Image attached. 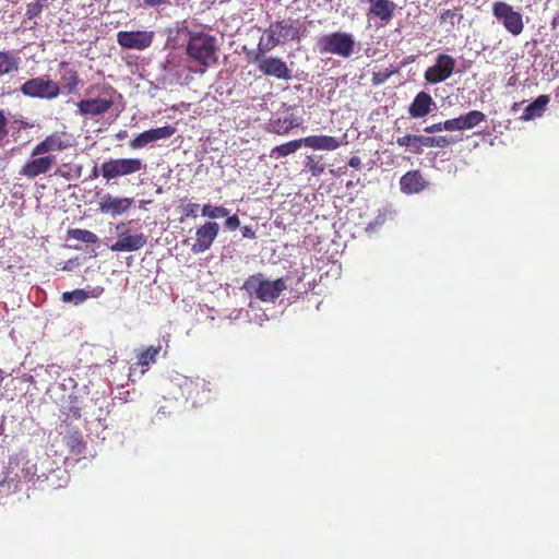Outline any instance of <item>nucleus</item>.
<instances>
[{
	"label": "nucleus",
	"mask_w": 559,
	"mask_h": 559,
	"mask_svg": "<svg viewBox=\"0 0 559 559\" xmlns=\"http://www.w3.org/2000/svg\"><path fill=\"white\" fill-rule=\"evenodd\" d=\"M386 213H388L386 209L380 210L378 215L376 216L374 221L367 225L366 231L373 233L377 230V228H379L381 225H383L384 222L386 221Z\"/></svg>",
	"instance_id": "4c0bfd02"
},
{
	"label": "nucleus",
	"mask_w": 559,
	"mask_h": 559,
	"mask_svg": "<svg viewBox=\"0 0 559 559\" xmlns=\"http://www.w3.org/2000/svg\"><path fill=\"white\" fill-rule=\"evenodd\" d=\"M556 96H557V97H559V87H558V92H557V95H556Z\"/></svg>",
	"instance_id": "4d7b16f0"
},
{
	"label": "nucleus",
	"mask_w": 559,
	"mask_h": 559,
	"mask_svg": "<svg viewBox=\"0 0 559 559\" xmlns=\"http://www.w3.org/2000/svg\"><path fill=\"white\" fill-rule=\"evenodd\" d=\"M98 174H99L98 168H97V166H95L92 170L91 178H93V179L97 178Z\"/></svg>",
	"instance_id": "864d4df0"
},
{
	"label": "nucleus",
	"mask_w": 559,
	"mask_h": 559,
	"mask_svg": "<svg viewBox=\"0 0 559 559\" xmlns=\"http://www.w3.org/2000/svg\"><path fill=\"white\" fill-rule=\"evenodd\" d=\"M154 33L147 31H120L117 34V43L126 49L144 50L153 43Z\"/></svg>",
	"instance_id": "ddd939ff"
},
{
	"label": "nucleus",
	"mask_w": 559,
	"mask_h": 559,
	"mask_svg": "<svg viewBox=\"0 0 559 559\" xmlns=\"http://www.w3.org/2000/svg\"><path fill=\"white\" fill-rule=\"evenodd\" d=\"M444 131H462L459 117L445 120L443 122Z\"/></svg>",
	"instance_id": "a19ab883"
},
{
	"label": "nucleus",
	"mask_w": 559,
	"mask_h": 559,
	"mask_svg": "<svg viewBox=\"0 0 559 559\" xmlns=\"http://www.w3.org/2000/svg\"><path fill=\"white\" fill-rule=\"evenodd\" d=\"M298 35L299 29L294 26L290 20L273 22L263 32L259 41V50L262 52L270 51L281 43L297 39Z\"/></svg>",
	"instance_id": "f03ea898"
},
{
	"label": "nucleus",
	"mask_w": 559,
	"mask_h": 559,
	"mask_svg": "<svg viewBox=\"0 0 559 559\" xmlns=\"http://www.w3.org/2000/svg\"><path fill=\"white\" fill-rule=\"evenodd\" d=\"M424 131L427 133H436V132L444 131L443 122L433 123L431 126H428L424 129Z\"/></svg>",
	"instance_id": "49530a36"
},
{
	"label": "nucleus",
	"mask_w": 559,
	"mask_h": 559,
	"mask_svg": "<svg viewBox=\"0 0 559 559\" xmlns=\"http://www.w3.org/2000/svg\"><path fill=\"white\" fill-rule=\"evenodd\" d=\"M250 320L262 325V322L265 320H269V318L266 314H262V316L257 317L255 319H250Z\"/></svg>",
	"instance_id": "603ef678"
},
{
	"label": "nucleus",
	"mask_w": 559,
	"mask_h": 559,
	"mask_svg": "<svg viewBox=\"0 0 559 559\" xmlns=\"http://www.w3.org/2000/svg\"><path fill=\"white\" fill-rule=\"evenodd\" d=\"M46 374H48L51 379H57L61 374V367L57 364L47 365L44 368Z\"/></svg>",
	"instance_id": "ea45409f"
},
{
	"label": "nucleus",
	"mask_w": 559,
	"mask_h": 559,
	"mask_svg": "<svg viewBox=\"0 0 559 559\" xmlns=\"http://www.w3.org/2000/svg\"><path fill=\"white\" fill-rule=\"evenodd\" d=\"M401 191L405 194L419 193L427 187V181L418 170H411L400 179Z\"/></svg>",
	"instance_id": "412c9836"
},
{
	"label": "nucleus",
	"mask_w": 559,
	"mask_h": 559,
	"mask_svg": "<svg viewBox=\"0 0 559 559\" xmlns=\"http://www.w3.org/2000/svg\"><path fill=\"white\" fill-rule=\"evenodd\" d=\"M8 119L4 115L3 110H0V141H2L8 135Z\"/></svg>",
	"instance_id": "37998d69"
},
{
	"label": "nucleus",
	"mask_w": 559,
	"mask_h": 559,
	"mask_svg": "<svg viewBox=\"0 0 559 559\" xmlns=\"http://www.w3.org/2000/svg\"><path fill=\"white\" fill-rule=\"evenodd\" d=\"M369 13L382 22H389L394 13L395 4L390 0H368Z\"/></svg>",
	"instance_id": "a878e982"
},
{
	"label": "nucleus",
	"mask_w": 559,
	"mask_h": 559,
	"mask_svg": "<svg viewBox=\"0 0 559 559\" xmlns=\"http://www.w3.org/2000/svg\"><path fill=\"white\" fill-rule=\"evenodd\" d=\"M219 226L215 222H207L195 231V242L191 247L193 253H203L209 250L218 235Z\"/></svg>",
	"instance_id": "2eb2a0df"
},
{
	"label": "nucleus",
	"mask_w": 559,
	"mask_h": 559,
	"mask_svg": "<svg viewBox=\"0 0 559 559\" xmlns=\"http://www.w3.org/2000/svg\"><path fill=\"white\" fill-rule=\"evenodd\" d=\"M200 205L197 203H188L183 206V213L189 217H197Z\"/></svg>",
	"instance_id": "c03bdc74"
},
{
	"label": "nucleus",
	"mask_w": 559,
	"mask_h": 559,
	"mask_svg": "<svg viewBox=\"0 0 559 559\" xmlns=\"http://www.w3.org/2000/svg\"><path fill=\"white\" fill-rule=\"evenodd\" d=\"M147 238L144 234L130 235L128 233H121L120 239H118L111 247L110 250L114 252H131L140 250L145 246Z\"/></svg>",
	"instance_id": "6ab92c4d"
},
{
	"label": "nucleus",
	"mask_w": 559,
	"mask_h": 559,
	"mask_svg": "<svg viewBox=\"0 0 559 559\" xmlns=\"http://www.w3.org/2000/svg\"><path fill=\"white\" fill-rule=\"evenodd\" d=\"M22 58L16 50H0V78L16 73L21 67Z\"/></svg>",
	"instance_id": "4be33fe9"
},
{
	"label": "nucleus",
	"mask_w": 559,
	"mask_h": 559,
	"mask_svg": "<svg viewBox=\"0 0 559 559\" xmlns=\"http://www.w3.org/2000/svg\"><path fill=\"white\" fill-rule=\"evenodd\" d=\"M492 14L512 35L518 36L523 32L524 23L522 14L514 11L509 3L503 1L495 2L492 4Z\"/></svg>",
	"instance_id": "1a4fd4ad"
},
{
	"label": "nucleus",
	"mask_w": 559,
	"mask_h": 559,
	"mask_svg": "<svg viewBox=\"0 0 559 559\" xmlns=\"http://www.w3.org/2000/svg\"><path fill=\"white\" fill-rule=\"evenodd\" d=\"M549 102L550 98L548 95H539L534 102H532L524 108L520 119L523 121H531L542 117Z\"/></svg>",
	"instance_id": "393cba45"
},
{
	"label": "nucleus",
	"mask_w": 559,
	"mask_h": 559,
	"mask_svg": "<svg viewBox=\"0 0 559 559\" xmlns=\"http://www.w3.org/2000/svg\"><path fill=\"white\" fill-rule=\"evenodd\" d=\"M195 388L198 389V394H201L200 402H205L211 399V392L214 388L210 381H205L204 379L197 380Z\"/></svg>",
	"instance_id": "f704fd0d"
},
{
	"label": "nucleus",
	"mask_w": 559,
	"mask_h": 559,
	"mask_svg": "<svg viewBox=\"0 0 559 559\" xmlns=\"http://www.w3.org/2000/svg\"><path fill=\"white\" fill-rule=\"evenodd\" d=\"M396 143L400 146L408 147L409 151L414 154H420L425 147H447L454 143V139L444 135L424 136L406 134L404 136L397 138Z\"/></svg>",
	"instance_id": "6e6552de"
},
{
	"label": "nucleus",
	"mask_w": 559,
	"mask_h": 559,
	"mask_svg": "<svg viewBox=\"0 0 559 559\" xmlns=\"http://www.w3.org/2000/svg\"><path fill=\"white\" fill-rule=\"evenodd\" d=\"M306 168H308L312 176H320L324 171V165L319 164L312 157L307 158Z\"/></svg>",
	"instance_id": "58836bf2"
},
{
	"label": "nucleus",
	"mask_w": 559,
	"mask_h": 559,
	"mask_svg": "<svg viewBox=\"0 0 559 559\" xmlns=\"http://www.w3.org/2000/svg\"><path fill=\"white\" fill-rule=\"evenodd\" d=\"M116 231H117V235H118V239H120L121 233H128L127 225L124 223H119L116 226Z\"/></svg>",
	"instance_id": "3c124183"
},
{
	"label": "nucleus",
	"mask_w": 559,
	"mask_h": 559,
	"mask_svg": "<svg viewBox=\"0 0 559 559\" xmlns=\"http://www.w3.org/2000/svg\"><path fill=\"white\" fill-rule=\"evenodd\" d=\"M302 144L304 139L289 141L273 148L272 154L276 155L277 157H285L295 153L297 150L301 147Z\"/></svg>",
	"instance_id": "2f4dec72"
},
{
	"label": "nucleus",
	"mask_w": 559,
	"mask_h": 559,
	"mask_svg": "<svg viewBox=\"0 0 559 559\" xmlns=\"http://www.w3.org/2000/svg\"><path fill=\"white\" fill-rule=\"evenodd\" d=\"M241 233L245 238L254 239L257 237L255 231L251 226H243L241 228Z\"/></svg>",
	"instance_id": "de8ad7c7"
},
{
	"label": "nucleus",
	"mask_w": 559,
	"mask_h": 559,
	"mask_svg": "<svg viewBox=\"0 0 559 559\" xmlns=\"http://www.w3.org/2000/svg\"><path fill=\"white\" fill-rule=\"evenodd\" d=\"M162 349L160 344L158 346H148L145 349L140 350L136 354V361L130 366L129 378L132 379L135 376L136 368L141 367L140 376H143L154 364L157 361V356Z\"/></svg>",
	"instance_id": "a211bd4d"
},
{
	"label": "nucleus",
	"mask_w": 559,
	"mask_h": 559,
	"mask_svg": "<svg viewBox=\"0 0 559 559\" xmlns=\"http://www.w3.org/2000/svg\"><path fill=\"white\" fill-rule=\"evenodd\" d=\"M19 91L28 98L53 100L60 95L61 87L59 82L53 81L49 75H39L26 80Z\"/></svg>",
	"instance_id": "39448f33"
},
{
	"label": "nucleus",
	"mask_w": 559,
	"mask_h": 559,
	"mask_svg": "<svg viewBox=\"0 0 559 559\" xmlns=\"http://www.w3.org/2000/svg\"><path fill=\"white\" fill-rule=\"evenodd\" d=\"M73 145V138L66 132H55L39 142L32 150V157L45 155L49 152L63 151Z\"/></svg>",
	"instance_id": "f8f14e48"
},
{
	"label": "nucleus",
	"mask_w": 559,
	"mask_h": 559,
	"mask_svg": "<svg viewBox=\"0 0 559 559\" xmlns=\"http://www.w3.org/2000/svg\"><path fill=\"white\" fill-rule=\"evenodd\" d=\"M342 142L330 135H310L304 139V145L312 150L334 151Z\"/></svg>",
	"instance_id": "5701e85b"
},
{
	"label": "nucleus",
	"mask_w": 559,
	"mask_h": 559,
	"mask_svg": "<svg viewBox=\"0 0 559 559\" xmlns=\"http://www.w3.org/2000/svg\"><path fill=\"white\" fill-rule=\"evenodd\" d=\"M47 1L48 0H36L34 2L28 3L26 7L25 16L28 20H32V19L38 16L43 12L44 8L46 7Z\"/></svg>",
	"instance_id": "c9c22d12"
},
{
	"label": "nucleus",
	"mask_w": 559,
	"mask_h": 559,
	"mask_svg": "<svg viewBox=\"0 0 559 559\" xmlns=\"http://www.w3.org/2000/svg\"><path fill=\"white\" fill-rule=\"evenodd\" d=\"M176 128L173 126H164L155 129L146 130L136 135L131 142L130 147L133 150L142 148L158 140H165L173 136Z\"/></svg>",
	"instance_id": "dca6fc26"
},
{
	"label": "nucleus",
	"mask_w": 559,
	"mask_h": 559,
	"mask_svg": "<svg viewBox=\"0 0 559 559\" xmlns=\"http://www.w3.org/2000/svg\"><path fill=\"white\" fill-rule=\"evenodd\" d=\"M146 165L140 158H111L102 164L100 173L104 179H111L135 174L145 169Z\"/></svg>",
	"instance_id": "0eeeda50"
},
{
	"label": "nucleus",
	"mask_w": 559,
	"mask_h": 559,
	"mask_svg": "<svg viewBox=\"0 0 559 559\" xmlns=\"http://www.w3.org/2000/svg\"><path fill=\"white\" fill-rule=\"evenodd\" d=\"M114 102L105 97H95L82 99L78 103V108L81 115L84 116H98L106 112Z\"/></svg>",
	"instance_id": "aec40b11"
},
{
	"label": "nucleus",
	"mask_w": 559,
	"mask_h": 559,
	"mask_svg": "<svg viewBox=\"0 0 559 559\" xmlns=\"http://www.w3.org/2000/svg\"><path fill=\"white\" fill-rule=\"evenodd\" d=\"M463 15L454 10H444L440 14V21L442 23H449L450 27L453 28L456 23H460Z\"/></svg>",
	"instance_id": "e433bc0d"
},
{
	"label": "nucleus",
	"mask_w": 559,
	"mask_h": 559,
	"mask_svg": "<svg viewBox=\"0 0 559 559\" xmlns=\"http://www.w3.org/2000/svg\"><path fill=\"white\" fill-rule=\"evenodd\" d=\"M361 165V159L358 156H352L348 160V166L353 168H359Z\"/></svg>",
	"instance_id": "8fccbe9b"
},
{
	"label": "nucleus",
	"mask_w": 559,
	"mask_h": 559,
	"mask_svg": "<svg viewBox=\"0 0 559 559\" xmlns=\"http://www.w3.org/2000/svg\"><path fill=\"white\" fill-rule=\"evenodd\" d=\"M70 403L71 405L68 408L69 414H71L75 418L81 417V407L78 405V400L74 399Z\"/></svg>",
	"instance_id": "a18cd8bd"
},
{
	"label": "nucleus",
	"mask_w": 559,
	"mask_h": 559,
	"mask_svg": "<svg viewBox=\"0 0 559 559\" xmlns=\"http://www.w3.org/2000/svg\"><path fill=\"white\" fill-rule=\"evenodd\" d=\"M242 288L250 295L255 296L264 302L274 301L283 290L287 288L284 278L275 281L264 280L262 275L250 276L243 284Z\"/></svg>",
	"instance_id": "20e7f679"
},
{
	"label": "nucleus",
	"mask_w": 559,
	"mask_h": 559,
	"mask_svg": "<svg viewBox=\"0 0 559 559\" xmlns=\"http://www.w3.org/2000/svg\"><path fill=\"white\" fill-rule=\"evenodd\" d=\"M36 474L37 466L29 460L10 462L5 476L0 480V487H7L9 491H16L20 483L32 481Z\"/></svg>",
	"instance_id": "423d86ee"
},
{
	"label": "nucleus",
	"mask_w": 559,
	"mask_h": 559,
	"mask_svg": "<svg viewBox=\"0 0 559 559\" xmlns=\"http://www.w3.org/2000/svg\"><path fill=\"white\" fill-rule=\"evenodd\" d=\"M271 126L274 132L284 134L287 133L290 129L297 126L296 120L293 116H285L283 118H277L271 121Z\"/></svg>",
	"instance_id": "7c9ffc66"
},
{
	"label": "nucleus",
	"mask_w": 559,
	"mask_h": 559,
	"mask_svg": "<svg viewBox=\"0 0 559 559\" xmlns=\"http://www.w3.org/2000/svg\"><path fill=\"white\" fill-rule=\"evenodd\" d=\"M61 69H63V72L61 74L60 79V87L63 88L68 94H71L79 84V76L75 70L69 67L68 62H61L60 63Z\"/></svg>",
	"instance_id": "cd10ccee"
},
{
	"label": "nucleus",
	"mask_w": 559,
	"mask_h": 559,
	"mask_svg": "<svg viewBox=\"0 0 559 559\" xmlns=\"http://www.w3.org/2000/svg\"><path fill=\"white\" fill-rule=\"evenodd\" d=\"M104 293V288L100 286L94 287L91 290L85 289H74L72 292H64L62 294L63 302H73L74 305H80L84 302L88 298H96Z\"/></svg>",
	"instance_id": "bb28decb"
},
{
	"label": "nucleus",
	"mask_w": 559,
	"mask_h": 559,
	"mask_svg": "<svg viewBox=\"0 0 559 559\" xmlns=\"http://www.w3.org/2000/svg\"><path fill=\"white\" fill-rule=\"evenodd\" d=\"M168 0H144L146 7H159L162 4L168 3Z\"/></svg>",
	"instance_id": "09e8293b"
},
{
	"label": "nucleus",
	"mask_w": 559,
	"mask_h": 559,
	"mask_svg": "<svg viewBox=\"0 0 559 559\" xmlns=\"http://www.w3.org/2000/svg\"><path fill=\"white\" fill-rule=\"evenodd\" d=\"M455 64L452 56L440 53L436 58V63L425 71L424 78L430 84L441 83L453 74Z\"/></svg>",
	"instance_id": "9d476101"
},
{
	"label": "nucleus",
	"mask_w": 559,
	"mask_h": 559,
	"mask_svg": "<svg viewBox=\"0 0 559 559\" xmlns=\"http://www.w3.org/2000/svg\"><path fill=\"white\" fill-rule=\"evenodd\" d=\"M229 211L224 206H213L210 204H204L202 206V215L210 218H221L228 216Z\"/></svg>",
	"instance_id": "72a5a7b5"
},
{
	"label": "nucleus",
	"mask_w": 559,
	"mask_h": 559,
	"mask_svg": "<svg viewBox=\"0 0 559 559\" xmlns=\"http://www.w3.org/2000/svg\"><path fill=\"white\" fill-rule=\"evenodd\" d=\"M134 200L127 197H115L110 193L104 194L99 200V211L112 217L127 213L133 205Z\"/></svg>",
	"instance_id": "4468645a"
},
{
	"label": "nucleus",
	"mask_w": 559,
	"mask_h": 559,
	"mask_svg": "<svg viewBox=\"0 0 559 559\" xmlns=\"http://www.w3.org/2000/svg\"><path fill=\"white\" fill-rule=\"evenodd\" d=\"M461 130H469L478 126L480 122L486 120V116L484 112L479 110H472L466 115H462L459 117Z\"/></svg>",
	"instance_id": "c85d7f7f"
},
{
	"label": "nucleus",
	"mask_w": 559,
	"mask_h": 559,
	"mask_svg": "<svg viewBox=\"0 0 559 559\" xmlns=\"http://www.w3.org/2000/svg\"><path fill=\"white\" fill-rule=\"evenodd\" d=\"M217 39L216 37L199 32L190 34L187 43V55L190 59L200 66L207 68L217 61Z\"/></svg>",
	"instance_id": "f257e3e1"
},
{
	"label": "nucleus",
	"mask_w": 559,
	"mask_h": 559,
	"mask_svg": "<svg viewBox=\"0 0 559 559\" xmlns=\"http://www.w3.org/2000/svg\"><path fill=\"white\" fill-rule=\"evenodd\" d=\"M55 163L56 157L53 155L35 156L24 164L20 174L26 178L33 179L39 175L47 174Z\"/></svg>",
	"instance_id": "f3484780"
},
{
	"label": "nucleus",
	"mask_w": 559,
	"mask_h": 559,
	"mask_svg": "<svg viewBox=\"0 0 559 559\" xmlns=\"http://www.w3.org/2000/svg\"><path fill=\"white\" fill-rule=\"evenodd\" d=\"M168 337H169V335L163 336L160 342H164L167 345L168 344Z\"/></svg>",
	"instance_id": "5fc2aeb1"
},
{
	"label": "nucleus",
	"mask_w": 559,
	"mask_h": 559,
	"mask_svg": "<svg viewBox=\"0 0 559 559\" xmlns=\"http://www.w3.org/2000/svg\"><path fill=\"white\" fill-rule=\"evenodd\" d=\"M432 105V97L426 92H419L412 102L408 112L413 118H423L430 112Z\"/></svg>",
	"instance_id": "b1692460"
},
{
	"label": "nucleus",
	"mask_w": 559,
	"mask_h": 559,
	"mask_svg": "<svg viewBox=\"0 0 559 559\" xmlns=\"http://www.w3.org/2000/svg\"><path fill=\"white\" fill-rule=\"evenodd\" d=\"M254 62L258 63L259 70L265 75L284 81H289L293 78L292 70L281 58L266 57L263 53H258L254 58Z\"/></svg>",
	"instance_id": "9b49d317"
},
{
	"label": "nucleus",
	"mask_w": 559,
	"mask_h": 559,
	"mask_svg": "<svg viewBox=\"0 0 559 559\" xmlns=\"http://www.w3.org/2000/svg\"><path fill=\"white\" fill-rule=\"evenodd\" d=\"M521 104L520 103H514V105L512 106V110L515 111L516 108L520 106Z\"/></svg>",
	"instance_id": "6e6d98bb"
},
{
	"label": "nucleus",
	"mask_w": 559,
	"mask_h": 559,
	"mask_svg": "<svg viewBox=\"0 0 559 559\" xmlns=\"http://www.w3.org/2000/svg\"><path fill=\"white\" fill-rule=\"evenodd\" d=\"M225 227L228 230H236L240 226V221L237 215L226 216Z\"/></svg>",
	"instance_id": "79ce46f5"
},
{
	"label": "nucleus",
	"mask_w": 559,
	"mask_h": 559,
	"mask_svg": "<svg viewBox=\"0 0 559 559\" xmlns=\"http://www.w3.org/2000/svg\"><path fill=\"white\" fill-rule=\"evenodd\" d=\"M317 45L321 53L349 58L354 53L357 44L353 34L334 32L321 36Z\"/></svg>",
	"instance_id": "7ed1b4c3"
},
{
	"label": "nucleus",
	"mask_w": 559,
	"mask_h": 559,
	"mask_svg": "<svg viewBox=\"0 0 559 559\" xmlns=\"http://www.w3.org/2000/svg\"><path fill=\"white\" fill-rule=\"evenodd\" d=\"M68 238L78 240L84 243H96L98 241V237L86 229L73 228L68 230Z\"/></svg>",
	"instance_id": "c756f323"
},
{
	"label": "nucleus",
	"mask_w": 559,
	"mask_h": 559,
	"mask_svg": "<svg viewBox=\"0 0 559 559\" xmlns=\"http://www.w3.org/2000/svg\"><path fill=\"white\" fill-rule=\"evenodd\" d=\"M66 444L74 454H80L83 448V437L79 431L69 432L66 437Z\"/></svg>",
	"instance_id": "473e14b6"
}]
</instances>
